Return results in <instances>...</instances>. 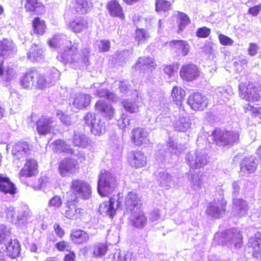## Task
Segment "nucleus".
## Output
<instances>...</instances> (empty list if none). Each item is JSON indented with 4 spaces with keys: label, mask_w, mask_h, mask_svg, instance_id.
Instances as JSON below:
<instances>
[{
    "label": "nucleus",
    "mask_w": 261,
    "mask_h": 261,
    "mask_svg": "<svg viewBox=\"0 0 261 261\" xmlns=\"http://www.w3.org/2000/svg\"><path fill=\"white\" fill-rule=\"evenodd\" d=\"M48 42L50 46L59 48V55L57 58L64 64H69L74 68L83 64L88 65L89 49L86 48L79 52L77 50L78 44H73L66 35H56Z\"/></svg>",
    "instance_id": "1"
},
{
    "label": "nucleus",
    "mask_w": 261,
    "mask_h": 261,
    "mask_svg": "<svg viewBox=\"0 0 261 261\" xmlns=\"http://www.w3.org/2000/svg\"><path fill=\"white\" fill-rule=\"evenodd\" d=\"M118 185L114 175L105 170L101 171L97 186L98 192L101 196H108L117 188Z\"/></svg>",
    "instance_id": "2"
},
{
    "label": "nucleus",
    "mask_w": 261,
    "mask_h": 261,
    "mask_svg": "<svg viewBox=\"0 0 261 261\" xmlns=\"http://www.w3.org/2000/svg\"><path fill=\"white\" fill-rule=\"evenodd\" d=\"M240 134L237 130L224 131L216 129L210 138L218 146H231L239 141Z\"/></svg>",
    "instance_id": "3"
},
{
    "label": "nucleus",
    "mask_w": 261,
    "mask_h": 261,
    "mask_svg": "<svg viewBox=\"0 0 261 261\" xmlns=\"http://www.w3.org/2000/svg\"><path fill=\"white\" fill-rule=\"evenodd\" d=\"M70 190L72 195L69 197L71 199L78 198L88 199L91 197V187L89 184L84 180L73 179L70 184Z\"/></svg>",
    "instance_id": "4"
},
{
    "label": "nucleus",
    "mask_w": 261,
    "mask_h": 261,
    "mask_svg": "<svg viewBox=\"0 0 261 261\" xmlns=\"http://www.w3.org/2000/svg\"><path fill=\"white\" fill-rule=\"evenodd\" d=\"M221 238V242L225 243L228 247L232 245L234 248H240L242 245V236L240 232L235 228L228 230L224 232H217L215 234L214 239L216 240Z\"/></svg>",
    "instance_id": "5"
},
{
    "label": "nucleus",
    "mask_w": 261,
    "mask_h": 261,
    "mask_svg": "<svg viewBox=\"0 0 261 261\" xmlns=\"http://www.w3.org/2000/svg\"><path fill=\"white\" fill-rule=\"evenodd\" d=\"M186 161L191 169H197L203 168L207 165L208 158L203 150H193L187 154Z\"/></svg>",
    "instance_id": "6"
},
{
    "label": "nucleus",
    "mask_w": 261,
    "mask_h": 261,
    "mask_svg": "<svg viewBox=\"0 0 261 261\" xmlns=\"http://www.w3.org/2000/svg\"><path fill=\"white\" fill-rule=\"evenodd\" d=\"M240 97L248 101H256L260 98V91L250 82H242L239 84Z\"/></svg>",
    "instance_id": "7"
},
{
    "label": "nucleus",
    "mask_w": 261,
    "mask_h": 261,
    "mask_svg": "<svg viewBox=\"0 0 261 261\" xmlns=\"http://www.w3.org/2000/svg\"><path fill=\"white\" fill-rule=\"evenodd\" d=\"M85 123L90 126L91 132L94 135L99 136L105 132L104 122L92 112H88L84 118Z\"/></svg>",
    "instance_id": "8"
},
{
    "label": "nucleus",
    "mask_w": 261,
    "mask_h": 261,
    "mask_svg": "<svg viewBox=\"0 0 261 261\" xmlns=\"http://www.w3.org/2000/svg\"><path fill=\"white\" fill-rule=\"evenodd\" d=\"M37 130L40 135L54 133L57 123L56 119L51 116L43 115L37 121Z\"/></svg>",
    "instance_id": "9"
},
{
    "label": "nucleus",
    "mask_w": 261,
    "mask_h": 261,
    "mask_svg": "<svg viewBox=\"0 0 261 261\" xmlns=\"http://www.w3.org/2000/svg\"><path fill=\"white\" fill-rule=\"evenodd\" d=\"M78 201L75 199L69 198L66 201L65 206V210L63 214L64 216L71 220L81 219L84 216L85 211L81 208H76V204Z\"/></svg>",
    "instance_id": "10"
},
{
    "label": "nucleus",
    "mask_w": 261,
    "mask_h": 261,
    "mask_svg": "<svg viewBox=\"0 0 261 261\" xmlns=\"http://www.w3.org/2000/svg\"><path fill=\"white\" fill-rule=\"evenodd\" d=\"M226 204V201L223 199L214 200L208 204L206 213L213 217L219 218L225 214Z\"/></svg>",
    "instance_id": "11"
},
{
    "label": "nucleus",
    "mask_w": 261,
    "mask_h": 261,
    "mask_svg": "<svg viewBox=\"0 0 261 261\" xmlns=\"http://www.w3.org/2000/svg\"><path fill=\"white\" fill-rule=\"evenodd\" d=\"M91 3L88 0H66V8L73 12L85 14L90 10Z\"/></svg>",
    "instance_id": "12"
},
{
    "label": "nucleus",
    "mask_w": 261,
    "mask_h": 261,
    "mask_svg": "<svg viewBox=\"0 0 261 261\" xmlns=\"http://www.w3.org/2000/svg\"><path fill=\"white\" fill-rule=\"evenodd\" d=\"M249 205L247 202L242 198H233L231 213L239 218L245 217L247 214Z\"/></svg>",
    "instance_id": "13"
},
{
    "label": "nucleus",
    "mask_w": 261,
    "mask_h": 261,
    "mask_svg": "<svg viewBox=\"0 0 261 261\" xmlns=\"http://www.w3.org/2000/svg\"><path fill=\"white\" fill-rule=\"evenodd\" d=\"M180 77L187 82L196 80L199 75L198 67L193 64L183 65L179 71Z\"/></svg>",
    "instance_id": "14"
},
{
    "label": "nucleus",
    "mask_w": 261,
    "mask_h": 261,
    "mask_svg": "<svg viewBox=\"0 0 261 261\" xmlns=\"http://www.w3.org/2000/svg\"><path fill=\"white\" fill-rule=\"evenodd\" d=\"M188 103L194 110H203L207 106V98L199 93H194L188 98Z\"/></svg>",
    "instance_id": "15"
},
{
    "label": "nucleus",
    "mask_w": 261,
    "mask_h": 261,
    "mask_svg": "<svg viewBox=\"0 0 261 261\" xmlns=\"http://www.w3.org/2000/svg\"><path fill=\"white\" fill-rule=\"evenodd\" d=\"M76 162L72 159L65 158L59 164L58 171L62 177L70 176L75 172Z\"/></svg>",
    "instance_id": "16"
},
{
    "label": "nucleus",
    "mask_w": 261,
    "mask_h": 261,
    "mask_svg": "<svg viewBox=\"0 0 261 261\" xmlns=\"http://www.w3.org/2000/svg\"><path fill=\"white\" fill-rule=\"evenodd\" d=\"M90 96L87 94L78 93L69 100L70 105L77 110L83 109L90 103Z\"/></svg>",
    "instance_id": "17"
},
{
    "label": "nucleus",
    "mask_w": 261,
    "mask_h": 261,
    "mask_svg": "<svg viewBox=\"0 0 261 261\" xmlns=\"http://www.w3.org/2000/svg\"><path fill=\"white\" fill-rule=\"evenodd\" d=\"M128 161L132 167L136 169L144 167L147 164L146 157L140 151H131L128 156Z\"/></svg>",
    "instance_id": "18"
},
{
    "label": "nucleus",
    "mask_w": 261,
    "mask_h": 261,
    "mask_svg": "<svg viewBox=\"0 0 261 261\" xmlns=\"http://www.w3.org/2000/svg\"><path fill=\"white\" fill-rule=\"evenodd\" d=\"M31 149L26 142H19L15 144L12 150L13 155L20 160H24L30 154Z\"/></svg>",
    "instance_id": "19"
},
{
    "label": "nucleus",
    "mask_w": 261,
    "mask_h": 261,
    "mask_svg": "<svg viewBox=\"0 0 261 261\" xmlns=\"http://www.w3.org/2000/svg\"><path fill=\"white\" fill-rule=\"evenodd\" d=\"M257 165V160L255 158H245L241 164L240 172L243 175L253 173L256 170Z\"/></svg>",
    "instance_id": "20"
},
{
    "label": "nucleus",
    "mask_w": 261,
    "mask_h": 261,
    "mask_svg": "<svg viewBox=\"0 0 261 261\" xmlns=\"http://www.w3.org/2000/svg\"><path fill=\"white\" fill-rule=\"evenodd\" d=\"M17 211L12 206H7L6 204L1 202L0 203V217L6 218L11 223H16Z\"/></svg>",
    "instance_id": "21"
},
{
    "label": "nucleus",
    "mask_w": 261,
    "mask_h": 261,
    "mask_svg": "<svg viewBox=\"0 0 261 261\" xmlns=\"http://www.w3.org/2000/svg\"><path fill=\"white\" fill-rule=\"evenodd\" d=\"M179 119L174 123L175 129L179 132H186L191 126V123L185 109L179 110Z\"/></svg>",
    "instance_id": "22"
},
{
    "label": "nucleus",
    "mask_w": 261,
    "mask_h": 261,
    "mask_svg": "<svg viewBox=\"0 0 261 261\" xmlns=\"http://www.w3.org/2000/svg\"><path fill=\"white\" fill-rule=\"evenodd\" d=\"M129 221L133 226L138 228H143L147 224V218L140 210L135 211L129 217Z\"/></svg>",
    "instance_id": "23"
},
{
    "label": "nucleus",
    "mask_w": 261,
    "mask_h": 261,
    "mask_svg": "<svg viewBox=\"0 0 261 261\" xmlns=\"http://www.w3.org/2000/svg\"><path fill=\"white\" fill-rule=\"evenodd\" d=\"M37 163L33 159H28L20 170L19 175L20 177H31L37 172Z\"/></svg>",
    "instance_id": "24"
},
{
    "label": "nucleus",
    "mask_w": 261,
    "mask_h": 261,
    "mask_svg": "<svg viewBox=\"0 0 261 261\" xmlns=\"http://www.w3.org/2000/svg\"><path fill=\"white\" fill-rule=\"evenodd\" d=\"M140 201L139 195L136 193L130 192L125 197V211L127 213H132L136 208V211L139 210L137 206Z\"/></svg>",
    "instance_id": "25"
},
{
    "label": "nucleus",
    "mask_w": 261,
    "mask_h": 261,
    "mask_svg": "<svg viewBox=\"0 0 261 261\" xmlns=\"http://www.w3.org/2000/svg\"><path fill=\"white\" fill-rule=\"evenodd\" d=\"M249 247L252 251L253 256L256 258L261 259V236L259 233L251 237L248 242Z\"/></svg>",
    "instance_id": "26"
},
{
    "label": "nucleus",
    "mask_w": 261,
    "mask_h": 261,
    "mask_svg": "<svg viewBox=\"0 0 261 261\" xmlns=\"http://www.w3.org/2000/svg\"><path fill=\"white\" fill-rule=\"evenodd\" d=\"M97 111L101 113V115L109 119H111L113 117L114 111L112 107L107 103L103 100H99L95 104Z\"/></svg>",
    "instance_id": "27"
},
{
    "label": "nucleus",
    "mask_w": 261,
    "mask_h": 261,
    "mask_svg": "<svg viewBox=\"0 0 261 261\" xmlns=\"http://www.w3.org/2000/svg\"><path fill=\"white\" fill-rule=\"evenodd\" d=\"M0 191L5 194H14L16 193L14 185L8 177L0 174Z\"/></svg>",
    "instance_id": "28"
},
{
    "label": "nucleus",
    "mask_w": 261,
    "mask_h": 261,
    "mask_svg": "<svg viewBox=\"0 0 261 261\" xmlns=\"http://www.w3.org/2000/svg\"><path fill=\"white\" fill-rule=\"evenodd\" d=\"M170 46L176 49L178 53L181 54L182 56H187L190 51V45L185 40H172L169 43Z\"/></svg>",
    "instance_id": "29"
},
{
    "label": "nucleus",
    "mask_w": 261,
    "mask_h": 261,
    "mask_svg": "<svg viewBox=\"0 0 261 261\" xmlns=\"http://www.w3.org/2000/svg\"><path fill=\"white\" fill-rule=\"evenodd\" d=\"M107 9L110 15L112 16L124 18L123 9L116 0L111 1L107 4Z\"/></svg>",
    "instance_id": "30"
},
{
    "label": "nucleus",
    "mask_w": 261,
    "mask_h": 261,
    "mask_svg": "<svg viewBox=\"0 0 261 261\" xmlns=\"http://www.w3.org/2000/svg\"><path fill=\"white\" fill-rule=\"evenodd\" d=\"M14 44L12 41L4 39L0 41V57L7 58L14 51Z\"/></svg>",
    "instance_id": "31"
},
{
    "label": "nucleus",
    "mask_w": 261,
    "mask_h": 261,
    "mask_svg": "<svg viewBox=\"0 0 261 261\" xmlns=\"http://www.w3.org/2000/svg\"><path fill=\"white\" fill-rule=\"evenodd\" d=\"M43 51L39 44H34L28 53V59L31 62L40 61L43 58Z\"/></svg>",
    "instance_id": "32"
},
{
    "label": "nucleus",
    "mask_w": 261,
    "mask_h": 261,
    "mask_svg": "<svg viewBox=\"0 0 261 261\" xmlns=\"http://www.w3.org/2000/svg\"><path fill=\"white\" fill-rule=\"evenodd\" d=\"M148 134L143 128H137L132 131V138L136 145L139 146L147 140Z\"/></svg>",
    "instance_id": "33"
},
{
    "label": "nucleus",
    "mask_w": 261,
    "mask_h": 261,
    "mask_svg": "<svg viewBox=\"0 0 261 261\" xmlns=\"http://www.w3.org/2000/svg\"><path fill=\"white\" fill-rule=\"evenodd\" d=\"M36 71H30L24 75L21 80V85L24 89H31L32 87H35V77H36Z\"/></svg>",
    "instance_id": "34"
},
{
    "label": "nucleus",
    "mask_w": 261,
    "mask_h": 261,
    "mask_svg": "<svg viewBox=\"0 0 261 261\" xmlns=\"http://www.w3.org/2000/svg\"><path fill=\"white\" fill-rule=\"evenodd\" d=\"M171 96L173 100L177 106H179V110L184 109L182 106V102L185 99V91L184 89L177 86L173 87Z\"/></svg>",
    "instance_id": "35"
},
{
    "label": "nucleus",
    "mask_w": 261,
    "mask_h": 261,
    "mask_svg": "<svg viewBox=\"0 0 261 261\" xmlns=\"http://www.w3.org/2000/svg\"><path fill=\"white\" fill-rule=\"evenodd\" d=\"M32 215L31 211L27 205L21 206L17 210L16 217L17 222L15 225H20L25 223L26 221Z\"/></svg>",
    "instance_id": "36"
},
{
    "label": "nucleus",
    "mask_w": 261,
    "mask_h": 261,
    "mask_svg": "<svg viewBox=\"0 0 261 261\" xmlns=\"http://www.w3.org/2000/svg\"><path fill=\"white\" fill-rule=\"evenodd\" d=\"M87 21L83 18H78L68 24L69 28L75 33H80L87 28Z\"/></svg>",
    "instance_id": "37"
},
{
    "label": "nucleus",
    "mask_w": 261,
    "mask_h": 261,
    "mask_svg": "<svg viewBox=\"0 0 261 261\" xmlns=\"http://www.w3.org/2000/svg\"><path fill=\"white\" fill-rule=\"evenodd\" d=\"M6 249L8 255L12 258H15L20 253V245L19 241L15 239H11Z\"/></svg>",
    "instance_id": "38"
},
{
    "label": "nucleus",
    "mask_w": 261,
    "mask_h": 261,
    "mask_svg": "<svg viewBox=\"0 0 261 261\" xmlns=\"http://www.w3.org/2000/svg\"><path fill=\"white\" fill-rule=\"evenodd\" d=\"M73 144L74 146L85 148L91 143L90 139L85 134L75 132L73 137Z\"/></svg>",
    "instance_id": "39"
},
{
    "label": "nucleus",
    "mask_w": 261,
    "mask_h": 261,
    "mask_svg": "<svg viewBox=\"0 0 261 261\" xmlns=\"http://www.w3.org/2000/svg\"><path fill=\"white\" fill-rule=\"evenodd\" d=\"M155 176L159 184L166 189H168L173 184L171 176L167 172L160 171L156 173Z\"/></svg>",
    "instance_id": "40"
},
{
    "label": "nucleus",
    "mask_w": 261,
    "mask_h": 261,
    "mask_svg": "<svg viewBox=\"0 0 261 261\" xmlns=\"http://www.w3.org/2000/svg\"><path fill=\"white\" fill-rule=\"evenodd\" d=\"M52 149L55 152H65L69 153H73V151L70 148L69 145L67 144L62 140H57L52 144Z\"/></svg>",
    "instance_id": "41"
},
{
    "label": "nucleus",
    "mask_w": 261,
    "mask_h": 261,
    "mask_svg": "<svg viewBox=\"0 0 261 261\" xmlns=\"http://www.w3.org/2000/svg\"><path fill=\"white\" fill-rule=\"evenodd\" d=\"M71 238L74 243L81 244L87 242L89 236L85 231L79 229L72 232Z\"/></svg>",
    "instance_id": "42"
},
{
    "label": "nucleus",
    "mask_w": 261,
    "mask_h": 261,
    "mask_svg": "<svg viewBox=\"0 0 261 261\" xmlns=\"http://www.w3.org/2000/svg\"><path fill=\"white\" fill-rule=\"evenodd\" d=\"M154 59L150 57L139 58L134 66V68L136 70H138L143 69L144 66L148 67H154Z\"/></svg>",
    "instance_id": "43"
},
{
    "label": "nucleus",
    "mask_w": 261,
    "mask_h": 261,
    "mask_svg": "<svg viewBox=\"0 0 261 261\" xmlns=\"http://www.w3.org/2000/svg\"><path fill=\"white\" fill-rule=\"evenodd\" d=\"M99 212L101 215L108 216L112 218L115 213V211L110 202L105 201L100 204L99 207Z\"/></svg>",
    "instance_id": "44"
},
{
    "label": "nucleus",
    "mask_w": 261,
    "mask_h": 261,
    "mask_svg": "<svg viewBox=\"0 0 261 261\" xmlns=\"http://www.w3.org/2000/svg\"><path fill=\"white\" fill-rule=\"evenodd\" d=\"M150 37L149 33L143 29H137L135 32V39L138 45L145 43Z\"/></svg>",
    "instance_id": "45"
},
{
    "label": "nucleus",
    "mask_w": 261,
    "mask_h": 261,
    "mask_svg": "<svg viewBox=\"0 0 261 261\" xmlns=\"http://www.w3.org/2000/svg\"><path fill=\"white\" fill-rule=\"evenodd\" d=\"M37 76L35 77V87L39 89H43L47 86L50 85V81H48L45 75L41 74L36 71Z\"/></svg>",
    "instance_id": "46"
},
{
    "label": "nucleus",
    "mask_w": 261,
    "mask_h": 261,
    "mask_svg": "<svg viewBox=\"0 0 261 261\" xmlns=\"http://www.w3.org/2000/svg\"><path fill=\"white\" fill-rule=\"evenodd\" d=\"M11 228L7 225L0 224V243L5 244L11 236Z\"/></svg>",
    "instance_id": "47"
},
{
    "label": "nucleus",
    "mask_w": 261,
    "mask_h": 261,
    "mask_svg": "<svg viewBox=\"0 0 261 261\" xmlns=\"http://www.w3.org/2000/svg\"><path fill=\"white\" fill-rule=\"evenodd\" d=\"M91 250L93 256L100 257L106 254L108 250V247L105 244L99 243L93 246Z\"/></svg>",
    "instance_id": "48"
},
{
    "label": "nucleus",
    "mask_w": 261,
    "mask_h": 261,
    "mask_svg": "<svg viewBox=\"0 0 261 261\" xmlns=\"http://www.w3.org/2000/svg\"><path fill=\"white\" fill-rule=\"evenodd\" d=\"M34 31L39 35H43L44 33L46 26L45 22L39 17H36L33 21Z\"/></svg>",
    "instance_id": "49"
},
{
    "label": "nucleus",
    "mask_w": 261,
    "mask_h": 261,
    "mask_svg": "<svg viewBox=\"0 0 261 261\" xmlns=\"http://www.w3.org/2000/svg\"><path fill=\"white\" fill-rule=\"evenodd\" d=\"M93 92L94 94L98 97H106L113 101H117L118 99V97L114 93L109 92L106 89H101Z\"/></svg>",
    "instance_id": "50"
},
{
    "label": "nucleus",
    "mask_w": 261,
    "mask_h": 261,
    "mask_svg": "<svg viewBox=\"0 0 261 261\" xmlns=\"http://www.w3.org/2000/svg\"><path fill=\"white\" fill-rule=\"evenodd\" d=\"M123 107L128 112L131 113H136L138 111V105L137 102L130 99L123 100Z\"/></svg>",
    "instance_id": "51"
},
{
    "label": "nucleus",
    "mask_w": 261,
    "mask_h": 261,
    "mask_svg": "<svg viewBox=\"0 0 261 261\" xmlns=\"http://www.w3.org/2000/svg\"><path fill=\"white\" fill-rule=\"evenodd\" d=\"M24 8L28 11H37V9H42L43 6L38 0H25Z\"/></svg>",
    "instance_id": "52"
},
{
    "label": "nucleus",
    "mask_w": 261,
    "mask_h": 261,
    "mask_svg": "<svg viewBox=\"0 0 261 261\" xmlns=\"http://www.w3.org/2000/svg\"><path fill=\"white\" fill-rule=\"evenodd\" d=\"M168 151L172 154L178 155L183 150L184 148L181 145H178L174 142H169L167 144Z\"/></svg>",
    "instance_id": "53"
},
{
    "label": "nucleus",
    "mask_w": 261,
    "mask_h": 261,
    "mask_svg": "<svg viewBox=\"0 0 261 261\" xmlns=\"http://www.w3.org/2000/svg\"><path fill=\"white\" fill-rule=\"evenodd\" d=\"M171 9V3L166 0H156L155 10L156 11H167Z\"/></svg>",
    "instance_id": "54"
},
{
    "label": "nucleus",
    "mask_w": 261,
    "mask_h": 261,
    "mask_svg": "<svg viewBox=\"0 0 261 261\" xmlns=\"http://www.w3.org/2000/svg\"><path fill=\"white\" fill-rule=\"evenodd\" d=\"M189 178L193 190L196 192L199 191L201 188L202 185L199 174H191Z\"/></svg>",
    "instance_id": "55"
},
{
    "label": "nucleus",
    "mask_w": 261,
    "mask_h": 261,
    "mask_svg": "<svg viewBox=\"0 0 261 261\" xmlns=\"http://www.w3.org/2000/svg\"><path fill=\"white\" fill-rule=\"evenodd\" d=\"M178 33L184 30L185 27L188 25L190 22L189 17L187 15L184 13H180L178 14Z\"/></svg>",
    "instance_id": "56"
},
{
    "label": "nucleus",
    "mask_w": 261,
    "mask_h": 261,
    "mask_svg": "<svg viewBox=\"0 0 261 261\" xmlns=\"http://www.w3.org/2000/svg\"><path fill=\"white\" fill-rule=\"evenodd\" d=\"M123 200V196L120 193L117 195H114L112 197L110 198L108 202H110L111 205L114 208V210L118 208L121 205V202Z\"/></svg>",
    "instance_id": "57"
},
{
    "label": "nucleus",
    "mask_w": 261,
    "mask_h": 261,
    "mask_svg": "<svg viewBox=\"0 0 261 261\" xmlns=\"http://www.w3.org/2000/svg\"><path fill=\"white\" fill-rule=\"evenodd\" d=\"M96 45L99 52H106L110 48V42L107 40H101L96 41Z\"/></svg>",
    "instance_id": "58"
},
{
    "label": "nucleus",
    "mask_w": 261,
    "mask_h": 261,
    "mask_svg": "<svg viewBox=\"0 0 261 261\" xmlns=\"http://www.w3.org/2000/svg\"><path fill=\"white\" fill-rule=\"evenodd\" d=\"M4 79L7 81H10L16 77V74L15 70L10 67H8L5 70L3 75Z\"/></svg>",
    "instance_id": "59"
},
{
    "label": "nucleus",
    "mask_w": 261,
    "mask_h": 261,
    "mask_svg": "<svg viewBox=\"0 0 261 261\" xmlns=\"http://www.w3.org/2000/svg\"><path fill=\"white\" fill-rule=\"evenodd\" d=\"M60 73L58 70L53 68L51 70L49 74L48 80L50 81V85L53 84V82L58 81L60 79Z\"/></svg>",
    "instance_id": "60"
},
{
    "label": "nucleus",
    "mask_w": 261,
    "mask_h": 261,
    "mask_svg": "<svg viewBox=\"0 0 261 261\" xmlns=\"http://www.w3.org/2000/svg\"><path fill=\"white\" fill-rule=\"evenodd\" d=\"M219 40L220 43L223 45H231L233 43V40L232 39L222 34L219 35Z\"/></svg>",
    "instance_id": "61"
},
{
    "label": "nucleus",
    "mask_w": 261,
    "mask_h": 261,
    "mask_svg": "<svg viewBox=\"0 0 261 261\" xmlns=\"http://www.w3.org/2000/svg\"><path fill=\"white\" fill-rule=\"evenodd\" d=\"M62 201L61 197L59 196L53 197L48 202L49 206H53L55 208L59 207L62 204Z\"/></svg>",
    "instance_id": "62"
},
{
    "label": "nucleus",
    "mask_w": 261,
    "mask_h": 261,
    "mask_svg": "<svg viewBox=\"0 0 261 261\" xmlns=\"http://www.w3.org/2000/svg\"><path fill=\"white\" fill-rule=\"evenodd\" d=\"M57 115L59 117V119L64 124L69 126L72 124V121L71 120V117L68 115L63 113L60 114L59 113H57Z\"/></svg>",
    "instance_id": "63"
},
{
    "label": "nucleus",
    "mask_w": 261,
    "mask_h": 261,
    "mask_svg": "<svg viewBox=\"0 0 261 261\" xmlns=\"http://www.w3.org/2000/svg\"><path fill=\"white\" fill-rule=\"evenodd\" d=\"M252 117L258 122H261V108H252Z\"/></svg>",
    "instance_id": "64"
}]
</instances>
